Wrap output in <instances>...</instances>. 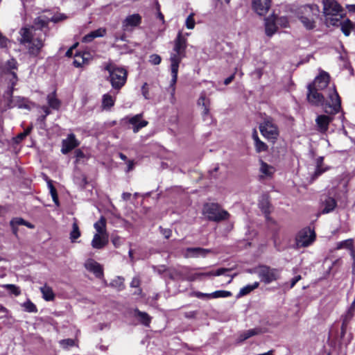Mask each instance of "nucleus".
I'll use <instances>...</instances> for the list:
<instances>
[{"mask_svg":"<svg viewBox=\"0 0 355 355\" xmlns=\"http://www.w3.org/2000/svg\"><path fill=\"white\" fill-rule=\"evenodd\" d=\"M189 35H190V33H183L182 31H179L177 37L174 40L173 52L171 53L170 56L172 78L169 87L171 89L172 96H173L175 94V85L178 80L179 64L182 58L184 56L185 51L187 46V37Z\"/></svg>","mask_w":355,"mask_h":355,"instance_id":"obj_1","label":"nucleus"},{"mask_svg":"<svg viewBox=\"0 0 355 355\" xmlns=\"http://www.w3.org/2000/svg\"><path fill=\"white\" fill-rule=\"evenodd\" d=\"M37 29L33 27L22 28L19 31L20 38L19 41L28 49V53L33 56H37L44 46L43 40L36 36Z\"/></svg>","mask_w":355,"mask_h":355,"instance_id":"obj_2","label":"nucleus"},{"mask_svg":"<svg viewBox=\"0 0 355 355\" xmlns=\"http://www.w3.org/2000/svg\"><path fill=\"white\" fill-rule=\"evenodd\" d=\"M105 70L109 73L108 80L112 88L115 90H120L125 84L127 80V71L122 67L108 63L105 67Z\"/></svg>","mask_w":355,"mask_h":355,"instance_id":"obj_3","label":"nucleus"},{"mask_svg":"<svg viewBox=\"0 0 355 355\" xmlns=\"http://www.w3.org/2000/svg\"><path fill=\"white\" fill-rule=\"evenodd\" d=\"M327 101L324 103V110L328 114H336L341 110V99L334 85L327 90Z\"/></svg>","mask_w":355,"mask_h":355,"instance_id":"obj_4","label":"nucleus"},{"mask_svg":"<svg viewBox=\"0 0 355 355\" xmlns=\"http://www.w3.org/2000/svg\"><path fill=\"white\" fill-rule=\"evenodd\" d=\"M322 4L324 14L327 17H331V21L338 22L343 17L344 10L336 0H322Z\"/></svg>","mask_w":355,"mask_h":355,"instance_id":"obj_5","label":"nucleus"},{"mask_svg":"<svg viewBox=\"0 0 355 355\" xmlns=\"http://www.w3.org/2000/svg\"><path fill=\"white\" fill-rule=\"evenodd\" d=\"M203 213L212 221L218 222L227 219L229 214L227 211L223 210L216 203H207L204 205Z\"/></svg>","mask_w":355,"mask_h":355,"instance_id":"obj_6","label":"nucleus"},{"mask_svg":"<svg viewBox=\"0 0 355 355\" xmlns=\"http://www.w3.org/2000/svg\"><path fill=\"white\" fill-rule=\"evenodd\" d=\"M320 9L316 4L304 5L298 12L301 22H315L320 17Z\"/></svg>","mask_w":355,"mask_h":355,"instance_id":"obj_7","label":"nucleus"},{"mask_svg":"<svg viewBox=\"0 0 355 355\" xmlns=\"http://www.w3.org/2000/svg\"><path fill=\"white\" fill-rule=\"evenodd\" d=\"M259 130L261 135L269 140L273 141L279 136V130L277 125L274 123L271 117H266L259 125Z\"/></svg>","mask_w":355,"mask_h":355,"instance_id":"obj_8","label":"nucleus"},{"mask_svg":"<svg viewBox=\"0 0 355 355\" xmlns=\"http://www.w3.org/2000/svg\"><path fill=\"white\" fill-rule=\"evenodd\" d=\"M315 234L310 228L301 230L295 236V242L293 248L299 249L309 246L315 241Z\"/></svg>","mask_w":355,"mask_h":355,"instance_id":"obj_9","label":"nucleus"},{"mask_svg":"<svg viewBox=\"0 0 355 355\" xmlns=\"http://www.w3.org/2000/svg\"><path fill=\"white\" fill-rule=\"evenodd\" d=\"M68 19V17L58 11L45 10L37 18L36 22H59Z\"/></svg>","mask_w":355,"mask_h":355,"instance_id":"obj_10","label":"nucleus"},{"mask_svg":"<svg viewBox=\"0 0 355 355\" xmlns=\"http://www.w3.org/2000/svg\"><path fill=\"white\" fill-rule=\"evenodd\" d=\"M306 98L309 103L315 106H324V96L320 92V90L313 87V86H307Z\"/></svg>","mask_w":355,"mask_h":355,"instance_id":"obj_11","label":"nucleus"},{"mask_svg":"<svg viewBox=\"0 0 355 355\" xmlns=\"http://www.w3.org/2000/svg\"><path fill=\"white\" fill-rule=\"evenodd\" d=\"M259 275L261 281L266 284H269L279 278V271L275 268H270L268 266H261L259 271Z\"/></svg>","mask_w":355,"mask_h":355,"instance_id":"obj_12","label":"nucleus"},{"mask_svg":"<svg viewBox=\"0 0 355 355\" xmlns=\"http://www.w3.org/2000/svg\"><path fill=\"white\" fill-rule=\"evenodd\" d=\"M142 114H138L133 116L126 117L123 120L132 125L133 132L137 133L148 124L147 121L142 119Z\"/></svg>","mask_w":355,"mask_h":355,"instance_id":"obj_13","label":"nucleus"},{"mask_svg":"<svg viewBox=\"0 0 355 355\" xmlns=\"http://www.w3.org/2000/svg\"><path fill=\"white\" fill-rule=\"evenodd\" d=\"M329 81L330 76L329 73L325 71H322L315 78L314 80L308 85L313 86V87H315V89L322 91L327 88Z\"/></svg>","mask_w":355,"mask_h":355,"instance_id":"obj_14","label":"nucleus"},{"mask_svg":"<svg viewBox=\"0 0 355 355\" xmlns=\"http://www.w3.org/2000/svg\"><path fill=\"white\" fill-rule=\"evenodd\" d=\"M9 93L11 96L10 99L8 101V106L9 108L17 107L20 109H31V107L29 105V101H28V99L21 96H12V90H10Z\"/></svg>","mask_w":355,"mask_h":355,"instance_id":"obj_15","label":"nucleus"},{"mask_svg":"<svg viewBox=\"0 0 355 355\" xmlns=\"http://www.w3.org/2000/svg\"><path fill=\"white\" fill-rule=\"evenodd\" d=\"M322 214H328L334 210L337 205L336 200L327 195H322L320 198Z\"/></svg>","mask_w":355,"mask_h":355,"instance_id":"obj_16","label":"nucleus"},{"mask_svg":"<svg viewBox=\"0 0 355 355\" xmlns=\"http://www.w3.org/2000/svg\"><path fill=\"white\" fill-rule=\"evenodd\" d=\"M272 0H252V8L259 15H265L269 10Z\"/></svg>","mask_w":355,"mask_h":355,"instance_id":"obj_17","label":"nucleus"},{"mask_svg":"<svg viewBox=\"0 0 355 355\" xmlns=\"http://www.w3.org/2000/svg\"><path fill=\"white\" fill-rule=\"evenodd\" d=\"M85 268L92 272L96 277L101 278L103 276V268L102 266L92 259H88L85 264Z\"/></svg>","mask_w":355,"mask_h":355,"instance_id":"obj_18","label":"nucleus"},{"mask_svg":"<svg viewBox=\"0 0 355 355\" xmlns=\"http://www.w3.org/2000/svg\"><path fill=\"white\" fill-rule=\"evenodd\" d=\"M79 146V142L76 139L73 134H69L66 139H64L62 142L61 152L63 154H67L73 148Z\"/></svg>","mask_w":355,"mask_h":355,"instance_id":"obj_19","label":"nucleus"},{"mask_svg":"<svg viewBox=\"0 0 355 355\" xmlns=\"http://www.w3.org/2000/svg\"><path fill=\"white\" fill-rule=\"evenodd\" d=\"M231 270H232L231 268H218V270H216V271L210 270V271L205 272H197V273H195L194 275H193L192 276H191L189 277V280L194 281L196 279H200L203 277H212V276H220L222 275H225V273L226 272H229Z\"/></svg>","mask_w":355,"mask_h":355,"instance_id":"obj_20","label":"nucleus"},{"mask_svg":"<svg viewBox=\"0 0 355 355\" xmlns=\"http://www.w3.org/2000/svg\"><path fill=\"white\" fill-rule=\"evenodd\" d=\"M333 121V117L321 114L318 116L315 119L318 130L322 133H324L329 129V123Z\"/></svg>","mask_w":355,"mask_h":355,"instance_id":"obj_21","label":"nucleus"},{"mask_svg":"<svg viewBox=\"0 0 355 355\" xmlns=\"http://www.w3.org/2000/svg\"><path fill=\"white\" fill-rule=\"evenodd\" d=\"M108 243V234H95L92 241L91 245L93 248L100 250L103 249Z\"/></svg>","mask_w":355,"mask_h":355,"instance_id":"obj_22","label":"nucleus"},{"mask_svg":"<svg viewBox=\"0 0 355 355\" xmlns=\"http://www.w3.org/2000/svg\"><path fill=\"white\" fill-rule=\"evenodd\" d=\"M198 105L201 106L203 109L202 114L204 118L209 115L210 101L206 97L205 92H202L200 94V96L198 100Z\"/></svg>","mask_w":355,"mask_h":355,"instance_id":"obj_23","label":"nucleus"},{"mask_svg":"<svg viewBox=\"0 0 355 355\" xmlns=\"http://www.w3.org/2000/svg\"><path fill=\"white\" fill-rule=\"evenodd\" d=\"M259 207L265 214L266 217L268 218L270 213V203L269 200V196L267 194H263L260 197L259 200Z\"/></svg>","mask_w":355,"mask_h":355,"instance_id":"obj_24","label":"nucleus"},{"mask_svg":"<svg viewBox=\"0 0 355 355\" xmlns=\"http://www.w3.org/2000/svg\"><path fill=\"white\" fill-rule=\"evenodd\" d=\"M353 315L354 312L352 311V309H349L347 312L344 315L342 316V325L340 335V339H343L344 338L347 331L348 324L353 318Z\"/></svg>","mask_w":355,"mask_h":355,"instance_id":"obj_25","label":"nucleus"},{"mask_svg":"<svg viewBox=\"0 0 355 355\" xmlns=\"http://www.w3.org/2000/svg\"><path fill=\"white\" fill-rule=\"evenodd\" d=\"M209 252H211V250L202 248H188L187 249V256L189 257H205Z\"/></svg>","mask_w":355,"mask_h":355,"instance_id":"obj_26","label":"nucleus"},{"mask_svg":"<svg viewBox=\"0 0 355 355\" xmlns=\"http://www.w3.org/2000/svg\"><path fill=\"white\" fill-rule=\"evenodd\" d=\"M105 34V29L104 28H98L97 30L93 31L90 32L89 34L84 36L83 38V42H89L92 41L94 38L102 37Z\"/></svg>","mask_w":355,"mask_h":355,"instance_id":"obj_27","label":"nucleus"},{"mask_svg":"<svg viewBox=\"0 0 355 355\" xmlns=\"http://www.w3.org/2000/svg\"><path fill=\"white\" fill-rule=\"evenodd\" d=\"M40 291L42 294V297L46 301H53L55 299V294L53 289L47 284H44V286L41 287Z\"/></svg>","mask_w":355,"mask_h":355,"instance_id":"obj_28","label":"nucleus"},{"mask_svg":"<svg viewBox=\"0 0 355 355\" xmlns=\"http://www.w3.org/2000/svg\"><path fill=\"white\" fill-rule=\"evenodd\" d=\"M135 315L139 318L141 324L145 326H149L151 322V317L146 312L140 311L136 309L135 310Z\"/></svg>","mask_w":355,"mask_h":355,"instance_id":"obj_29","label":"nucleus"},{"mask_svg":"<svg viewBox=\"0 0 355 355\" xmlns=\"http://www.w3.org/2000/svg\"><path fill=\"white\" fill-rule=\"evenodd\" d=\"M47 102L49 107L54 110H58L61 105L60 101L56 98L55 92H53L47 96Z\"/></svg>","mask_w":355,"mask_h":355,"instance_id":"obj_30","label":"nucleus"},{"mask_svg":"<svg viewBox=\"0 0 355 355\" xmlns=\"http://www.w3.org/2000/svg\"><path fill=\"white\" fill-rule=\"evenodd\" d=\"M94 227L97 232L96 234H108L106 231V220L103 216L94 223Z\"/></svg>","mask_w":355,"mask_h":355,"instance_id":"obj_31","label":"nucleus"},{"mask_svg":"<svg viewBox=\"0 0 355 355\" xmlns=\"http://www.w3.org/2000/svg\"><path fill=\"white\" fill-rule=\"evenodd\" d=\"M260 172L265 176L270 177L275 172L273 166L264 162L263 160H260Z\"/></svg>","mask_w":355,"mask_h":355,"instance_id":"obj_32","label":"nucleus"},{"mask_svg":"<svg viewBox=\"0 0 355 355\" xmlns=\"http://www.w3.org/2000/svg\"><path fill=\"white\" fill-rule=\"evenodd\" d=\"M261 333V329L259 328L248 329L241 334L239 339L241 341H243L252 336L258 335Z\"/></svg>","mask_w":355,"mask_h":355,"instance_id":"obj_33","label":"nucleus"},{"mask_svg":"<svg viewBox=\"0 0 355 355\" xmlns=\"http://www.w3.org/2000/svg\"><path fill=\"white\" fill-rule=\"evenodd\" d=\"M114 105V99L109 94L103 96L102 105L104 109H110Z\"/></svg>","mask_w":355,"mask_h":355,"instance_id":"obj_34","label":"nucleus"},{"mask_svg":"<svg viewBox=\"0 0 355 355\" xmlns=\"http://www.w3.org/2000/svg\"><path fill=\"white\" fill-rule=\"evenodd\" d=\"M80 236V231L79 230L76 220L74 218V222L72 225V230L70 232V239H71V242H74Z\"/></svg>","mask_w":355,"mask_h":355,"instance_id":"obj_35","label":"nucleus"},{"mask_svg":"<svg viewBox=\"0 0 355 355\" xmlns=\"http://www.w3.org/2000/svg\"><path fill=\"white\" fill-rule=\"evenodd\" d=\"M10 225H25L30 229H33L34 225L21 218H15L10 221Z\"/></svg>","mask_w":355,"mask_h":355,"instance_id":"obj_36","label":"nucleus"},{"mask_svg":"<svg viewBox=\"0 0 355 355\" xmlns=\"http://www.w3.org/2000/svg\"><path fill=\"white\" fill-rule=\"evenodd\" d=\"M259 282H256L253 284L247 285V286L243 287L239 291V296H243V295H248L251 291H252L253 290L257 288L259 286Z\"/></svg>","mask_w":355,"mask_h":355,"instance_id":"obj_37","label":"nucleus"},{"mask_svg":"<svg viewBox=\"0 0 355 355\" xmlns=\"http://www.w3.org/2000/svg\"><path fill=\"white\" fill-rule=\"evenodd\" d=\"M86 60H87V58L85 57V54L80 55V53H76L73 64L76 67H80Z\"/></svg>","mask_w":355,"mask_h":355,"instance_id":"obj_38","label":"nucleus"},{"mask_svg":"<svg viewBox=\"0 0 355 355\" xmlns=\"http://www.w3.org/2000/svg\"><path fill=\"white\" fill-rule=\"evenodd\" d=\"M48 187H49V191H50V193L51 195V197H52V199H53V202H55V204L56 205L58 206L59 205V201H58V197L57 191H56L55 188L54 187V186L52 184L51 181L48 182Z\"/></svg>","mask_w":355,"mask_h":355,"instance_id":"obj_39","label":"nucleus"},{"mask_svg":"<svg viewBox=\"0 0 355 355\" xmlns=\"http://www.w3.org/2000/svg\"><path fill=\"white\" fill-rule=\"evenodd\" d=\"M277 24H266V34L269 37L272 36L277 32Z\"/></svg>","mask_w":355,"mask_h":355,"instance_id":"obj_40","label":"nucleus"},{"mask_svg":"<svg viewBox=\"0 0 355 355\" xmlns=\"http://www.w3.org/2000/svg\"><path fill=\"white\" fill-rule=\"evenodd\" d=\"M211 298L228 297L232 296V293L227 291H216L211 293Z\"/></svg>","mask_w":355,"mask_h":355,"instance_id":"obj_41","label":"nucleus"},{"mask_svg":"<svg viewBox=\"0 0 355 355\" xmlns=\"http://www.w3.org/2000/svg\"><path fill=\"white\" fill-rule=\"evenodd\" d=\"M3 287L6 288L10 293L15 296H18L21 294L19 288L14 284H5Z\"/></svg>","mask_w":355,"mask_h":355,"instance_id":"obj_42","label":"nucleus"},{"mask_svg":"<svg viewBox=\"0 0 355 355\" xmlns=\"http://www.w3.org/2000/svg\"><path fill=\"white\" fill-rule=\"evenodd\" d=\"M341 26V31L345 36H349L351 31L354 28V24H339Z\"/></svg>","mask_w":355,"mask_h":355,"instance_id":"obj_43","label":"nucleus"},{"mask_svg":"<svg viewBox=\"0 0 355 355\" xmlns=\"http://www.w3.org/2000/svg\"><path fill=\"white\" fill-rule=\"evenodd\" d=\"M23 306L27 312L36 313L37 311L36 306L30 300L24 302Z\"/></svg>","mask_w":355,"mask_h":355,"instance_id":"obj_44","label":"nucleus"},{"mask_svg":"<svg viewBox=\"0 0 355 355\" xmlns=\"http://www.w3.org/2000/svg\"><path fill=\"white\" fill-rule=\"evenodd\" d=\"M254 146L257 153L265 152L268 150V146L261 140L256 142Z\"/></svg>","mask_w":355,"mask_h":355,"instance_id":"obj_45","label":"nucleus"},{"mask_svg":"<svg viewBox=\"0 0 355 355\" xmlns=\"http://www.w3.org/2000/svg\"><path fill=\"white\" fill-rule=\"evenodd\" d=\"M59 343L60 345L64 349H67L69 347H72L75 344L74 340L71 338L61 340Z\"/></svg>","mask_w":355,"mask_h":355,"instance_id":"obj_46","label":"nucleus"},{"mask_svg":"<svg viewBox=\"0 0 355 355\" xmlns=\"http://www.w3.org/2000/svg\"><path fill=\"white\" fill-rule=\"evenodd\" d=\"M141 17L139 14H133L126 17L124 22H140Z\"/></svg>","mask_w":355,"mask_h":355,"instance_id":"obj_47","label":"nucleus"},{"mask_svg":"<svg viewBox=\"0 0 355 355\" xmlns=\"http://www.w3.org/2000/svg\"><path fill=\"white\" fill-rule=\"evenodd\" d=\"M322 162H323L322 157H319L317 159V168H316V170L315 171V174H314L315 177L320 175L324 172V170H322L320 168Z\"/></svg>","mask_w":355,"mask_h":355,"instance_id":"obj_48","label":"nucleus"},{"mask_svg":"<svg viewBox=\"0 0 355 355\" xmlns=\"http://www.w3.org/2000/svg\"><path fill=\"white\" fill-rule=\"evenodd\" d=\"M32 130L31 127L26 128L23 132L19 134L16 137V142H20L28 136Z\"/></svg>","mask_w":355,"mask_h":355,"instance_id":"obj_49","label":"nucleus"},{"mask_svg":"<svg viewBox=\"0 0 355 355\" xmlns=\"http://www.w3.org/2000/svg\"><path fill=\"white\" fill-rule=\"evenodd\" d=\"M161 57L157 54H153L149 58V62L155 65L159 64L161 62Z\"/></svg>","mask_w":355,"mask_h":355,"instance_id":"obj_50","label":"nucleus"},{"mask_svg":"<svg viewBox=\"0 0 355 355\" xmlns=\"http://www.w3.org/2000/svg\"><path fill=\"white\" fill-rule=\"evenodd\" d=\"M350 245H351V243L349 242V240L340 241L337 243L336 249L339 250V249H342L344 248H349Z\"/></svg>","mask_w":355,"mask_h":355,"instance_id":"obj_51","label":"nucleus"},{"mask_svg":"<svg viewBox=\"0 0 355 355\" xmlns=\"http://www.w3.org/2000/svg\"><path fill=\"white\" fill-rule=\"evenodd\" d=\"M159 229L161 234L164 236V238L169 239L171 237L172 231L170 229H165L162 227H160Z\"/></svg>","mask_w":355,"mask_h":355,"instance_id":"obj_52","label":"nucleus"},{"mask_svg":"<svg viewBox=\"0 0 355 355\" xmlns=\"http://www.w3.org/2000/svg\"><path fill=\"white\" fill-rule=\"evenodd\" d=\"M141 93L146 99H149V92L147 83H144L141 87Z\"/></svg>","mask_w":355,"mask_h":355,"instance_id":"obj_53","label":"nucleus"},{"mask_svg":"<svg viewBox=\"0 0 355 355\" xmlns=\"http://www.w3.org/2000/svg\"><path fill=\"white\" fill-rule=\"evenodd\" d=\"M211 293H204L200 291L195 292L193 295L198 298L203 299V298H211Z\"/></svg>","mask_w":355,"mask_h":355,"instance_id":"obj_54","label":"nucleus"},{"mask_svg":"<svg viewBox=\"0 0 355 355\" xmlns=\"http://www.w3.org/2000/svg\"><path fill=\"white\" fill-rule=\"evenodd\" d=\"M140 286V280L139 277H134L131 282H130V286L132 288H139Z\"/></svg>","mask_w":355,"mask_h":355,"instance_id":"obj_55","label":"nucleus"},{"mask_svg":"<svg viewBox=\"0 0 355 355\" xmlns=\"http://www.w3.org/2000/svg\"><path fill=\"white\" fill-rule=\"evenodd\" d=\"M123 280H124L123 278L118 277L117 279L114 280L112 284L115 283L116 286H118L119 287H120L122 289L124 288Z\"/></svg>","mask_w":355,"mask_h":355,"instance_id":"obj_56","label":"nucleus"},{"mask_svg":"<svg viewBox=\"0 0 355 355\" xmlns=\"http://www.w3.org/2000/svg\"><path fill=\"white\" fill-rule=\"evenodd\" d=\"M112 242L116 248H119L121 244V239L119 236L114 237Z\"/></svg>","mask_w":355,"mask_h":355,"instance_id":"obj_57","label":"nucleus"},{"mask_svg":"<svg viewBox=\"0 0 355 355\" xmlns=\"http://www.w3.org/2000/svg\"><path fill=\"white\" fill-rule=\"evenodd\" d=\"M253 75L258 79H260L263 75V70L261 68H257L253 71Z\"/></svg>","mask_w":355,"mask_h":355,"instance_id":"obj_58","label":"nucleus"},{"mask_svg":"<svg viewBox=\"0 0 355 355\" xmlns=\"http://www.w3.org/2000/svg\"><path fill=\"white\" fill-rule=\"evenodd\" d=\"M7 46V39L0 33V47H6Z\"/></svg>","mask_w":355,"mask_h":355,"instance_id":"obj_59","label":"nucleus"},{"mask_svg":"<svg viewBox=\"0 0 355 355\" xmlns=\"http://www.w3.org/2000/svg\"><path fill=\"white\" fill-rule=\"evenodd\" d=\"M139 24H125L123 25L124 31H131L133 28L136 27Z\"/></svg>","mask_w":355,"mask_h":355,"instance_id":"obj_60","label":"nucleus"},{"mask_svg":"<svg viewBox=\"0 0 355 355\" xmlns=\"http://www.w3.org/2000/svg\"><path fill=\"white\" fill-rule=\"evenodd\" d=\"M300 275H297L291 279L290 288H293L301 279Z\"/></svg>","mask_w":355,"mask_h":355,"instance_id":"obj_61","label":"nucleus"},{"mask_svg":"<svg viewBox=\"0 0 355 355\" xmlns=\"http://www.w3.org/2000/svg\"><path fill=\"white\" fill-rule=\"evenodd\" d=\"M78 43L74 44L66 52V56L71 57L73 55V50L76 48Z\"/></svg>","mask_w":355,"mask_h":355,"instance_id":"obj_62","label":"nucleus"},{"mask_svg":"<svg viewBox=\"0 0 355 355\" xmlns=\"http://www.w3.org/2000/svg\"><path fill=\"white\" fill-rule=\"evenodd\" d=\"M134 162L132 160H128L126 172H130L134 168Z\"/></svg>","mask_w":355,"mask_h":355,"instance_id":"obj_63","label":"nucleus"},{"mask_svg":"<svg viewBox=\"0 0 355 355\" xmlns=\"http://www.w3.org/2000/svg\"><path fill=\"white\" fill-rule=\"evenodd\" d=\"M75 155L77 159L83 158L85 156L83 152L80 149L75 151Z\"/></svg>","mask_w":355,"mask_h":355,"instance_id":"obj_64","label":"nucleus"}]
</instances>
